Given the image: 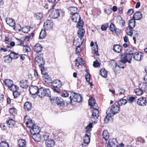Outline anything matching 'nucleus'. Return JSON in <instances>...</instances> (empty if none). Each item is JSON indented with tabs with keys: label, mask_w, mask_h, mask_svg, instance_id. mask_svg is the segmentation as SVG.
Returning a JSON list of instances; mask_svg holds the SVG:
<instances>
[{
	"label": "nucleus",
	"mask_w": 147,
	"mask_h": 147,
	"mask_svg": "<svg viewBox=\"0 0 147 147\" xmlns=\"http://www.w3.org/2000/svg\"><path fill=\"white\" fill-rule=\"evenodd\" d=\"M95 100L92 97L88 100V105L94 109L92 113L91 117L92 121L94 123H96L98 120V117L99 116V111L96 105Z\"/></svg>",
	"instance_id": "1"
},
{
	"label": "nucleus",
	"mask_w": 147,
	"mask_h": 147,
	"mask_svg": "<svg viewBox=\"0 0 147 147\" xmlns=\"http://www.w3.org/2000/svg\"><path fill=\"white\" fill-rule=\"evenodd\" d=\"M24 122L26 123L27 127L31 128L30 132L32 134H39L40 131L39 128L38 126L35 125L32 122V119L28 116H25L24 118Z\"/></svg>",
	"instance_id": "2"
},
{
	"label": "nucleus",
	"mask_w": 147,
	"mask_h": 147,
	"mask_svg": "<svg viewBox=\"0 0 147 147\" xmlns=\"http://www.w3.org/2000/svg\"><path fill=\"white\" fill-rule=\"evenodd\" d=\"M70 103L71 104L73 102H80L82 99L81 95L80 94L78 95L73 92H71V96H70Z\"/></svg>",
	"instance_id": "3"
},
{
	"label": "nucleus",
	"mask_w": 147,
	"mask_h": 147,
	"mask_svg": "<svg viewBox=\"0 0 147 147\" xmlns=\"http://www.w3.org/2000/svg\"><path fill=\"white\" fill-rule=\"evenodd\" d=\"M120 107L117 105L115 104L112 105L111 108H109L107 111L113 116L115 114L120 111Z\"/></svg>",
	"instance_id": "4"
},
{
	"label": "nucleus",
	"mask_w": 147,
	"mask_h": 147,
	"mask_svg": "<svg viewBox=\"0 0 147 147\" xmlns=\"http://www.w3.org/2000/svg\"><path fill=\"white\" fill-rule=\"evenodd\" d=\"M50 93V92L49 89L40 88L38 89V92L37 95L38 97L42 98L45 96H49Z\"/></svg>",
	"instance_id": "5"
},
{
	"label": "nucleus",
	"mask_w": 147,
	"mask_h": 147,
	"mask_svg": "<svg viewBox=\"0 0 147 147\" xmlns=\"http://www.w3.org/2000/svg\"><path fill=\"white\" fill-rule=\"evenodd\" d=\"M133 54L132 51H131L129 53L122 55L121 58L124 62H126V63L128 62L130 63H131V60L132 59Z\"/></svg>",
	"instance_id": "6"
},
{
	"label": "nucleus",
	"mask_w": 147,
	"mask_h": 147,
	"mask_svg": "<svg viewBox=\"0 0 147 147\" xmlns=\"http://www.w3.org/2000/svg\"><path fill=\"white\" fill-rule=\"evenodd\" d=\"M51 102L54 105L57 104V105H59L61 106L64 105V103L63 99L60 97H54L53 99H51Z\"/></svg>",
	"instance_id": "7"
},
{
	"label": "nucleus",
	"mask_w": 147,
	"mask_h": 147,
	"mask_svg": "<svg viewBox=\"0 0 147 147\" xmlns=\"http://www.w3.org/2000/svg\"><path fill=\"white\" fill-rule=\"evenodd\" d=\"M143 57V54L141 52H137L134 53L133 58L137 61H141Z\"/></svg>",
	"instance_id": "8"
},
{
	"label": "nucleus",
	"mask_w": 147,
	"mask_h": 147,
	"mask_svg": "<svg viewBox=\"0 0 147 147\" xmlns=\"http://www.w3.org/2000/svg\"><path fill=\"white\" fill-rule=\"evenodd\" d=\"M38 87L35 86H31L29 87V92L30 94L32 95H35V94H38Z\"/></svg>",
	"instance_id": "9"
},
{
	"label": "nucleus",
	"mask_w": 147,
	"mask_h": 147,
	"mask_svg": "<svg viewBox=\"0 0 147 147\" xmlns=\"http://www.w3.org/2000/svg\"><path fill=\"white\" fill-rule=\"evenodd\" d=\"M53 26V23L49 20H47L44 22V27L45 30H49L52 29Z\"/></svg>",
	"instance_id": "10"
},
{
	"label": "nucleus",
	"mask_w": 147,
	"mask_h": 147,
	"mask_svg": "<svg viewBox=\"0 0 147 147\" xmlns=\"http://www.w3.org/2000/svg\"><path fill=\"white\" fill-rule=\"evenodd\" d=\"M35 63L36 64H38L40 67H43L44 66V61L43 58L36 57L35 59Z\"/></svg>",
	"instance_id": "11"
},
{
	"label": "nucleus",
	"mask_w": 147,
	"mask_h": 147,
	"mask_svg": "<svg viewBox=\"0 0 147 147\" xmlns=\"http://www.w3.org/2000/svg\"><path fill=\"white\" fill-rule=\"evenodd\" d=\"M108 147H119L118 143L115 139L113 138L110 139L109 144H108Z\"/></svg>",
	"instance_id": "12"
},
{
	"label": "nucleus",
	"mask_w": 147,
	"mask_h": 147,
	"mask_svg": "<svg viewBox=\"0 0 147 147\" xmlns=\"http://www.w3.org/2000/svg\"><path fill=\"white\" fill-rule=\"evenodd\" d=\"M125 63H126V62H124L121 58V59L119 62L118 64H117V63L115 61L113 62V64L114 65L113 67L115 68L117 66V65L118 67L120 68H123L125 67Z\"/></svg>",
	"instance_id": "13"
},
{
	"label": "nucleus",
	"mask_w": 147,
	"mask_h": 147,
	"mask_svg": "<svg viewBox=\"0 0 147 147\" xmlns=\"http://www.w3.org/2000/svg\"><path fill=\"white\" fill-rule=\"evenodd\" d=\"M137 103L140 106H145L146 105V98L145 97H141L138 99Z\"/></svg>",
	"instance_id": "14"
},
{
	"label": "nucleus",
	"mask_w": 147,
	"mask_h": 147,
	"mask_svg": "<svg viewBox=\"0 0 147 147\" xmlns=\"http://www.w3.org/2000/svg\"><path fill=\"white\" fill-rule=\"evenodd\" d=\"M51 84L53 87L58 89L59 88L62 86L61 82L60 80H55L51 82Z\"/></svg>",
	"instance_id": "15"
},
{
	"label": "nucleus",
	"mask_w": 147,
	"mask_h": 147,
	"mask_svg": "<svg viewBox=\"0 0 147 147\" xmlns=\"http://www.w3.org/2000/svg\"><path fill=\"white\" fill-rule=\"evenodd\" d=\"M117 24L123 27L125 24V22L120 16H118L116 18Z\"/></svg>",
	"instance_id": "16"
},
{
	"label": "nucleus",
	"mask_w": 147,
	"mask_h": 147,
	"mask_svg": "<svg viewBox=\"0 0 147 147\" xmlns=\"http://www.w3.org/2000/svg\"><path fill=\"white\" fill-rule=\"evenodd\" d=\"M81 19L80 16L78 13H74L71 18V20L75 22H77L78 21Z\"/></svg>",
	"instance_id": "17"
},
{
	"label": "nucleus",
	"mask_w": 147,
	"mask_h": 147,
	"mask_svg": "<svg viewBox=\"0 0 147 147\" xmlns=\"http://www.w3.org/2000/svg\"><path fill=\"white\" fill-rule=\"evenodd\" d=\"M83 41V39L78 38L77 39L74 40L73 43L76 47H80Z\"/></svg>",
	"instance_id": "18"
},
{
	"label": "nucleus",
	"mask_w": 147,
	"mask_h": 147,
	"mask_svg": "<svg viewBox=\"0 0 147 147\" xmlns=\"http://www.w3.org/2000/svg\"><path fill=\"white\" fill-rule=\"evenodd\" d=\"M34 51L37 53H38L42 51V45L40 44L37 43L34 45Z\"/></svg>",
	"instance_id": "19"
},
{
	"label": "nucleus",
	"mask_w": 147,
	"mask_h": 147,
	"mask_svg": "<svg viewBox=\"0 0 147 147\" xmlns=\"http://www.w3.org/2000/svg\"><path fill=\"white\" fill-rule=\"evenodd\" d=\"M45 144L47 147H53L55 145V143L53 140L51 138L46 141Z\"/></svg>",
	"instance_id": "20"
},
{
	"label": "nucleus",
	"mask_w": 147,
	"mask_h": 147,
	"mask_svg": "<svg viewBox=\"0 0 147 147\" xmlns=\"http://www.w3.org/2000/svg\"><path fill=\"white\" fill-rule=\"evenodd\" d=\"M20 86L23 88H26L29 86L28 81L25 80H22L20 82Z\"/></svg>",
	"instance_id": "21"
},
{
	"label": "nucleus",
	"mask_w": 147,
	"mask_h": 147,
	"mask_svg": "<svg viewBox=\"0 0 147 147\" xmlns=\"http://www.w3.org/2000/svg\"><path fill=\"white\" fill-rule=\"evenodd\" d=\"M122 47L119 45H115L113 48V51L115 52L120 53L122 49Z\"/></svg>",
	"instance_id": "22"
},
{
	"label": "nucleus",
	"mask_w": 147,
	"mask_h": 147,
	"mask_svg": "<svg viewBox=\"0 0 147 147\" xmlns=\"http://www.w3.org/2000/svg\"><path fill=\"white\" fill-rule=\"evenodd\" d=\"M6 22L7 24L12 27H14L15 25V22L11 18H8L6 19Z\"/></svg>",
	"instance_id": "23"
},
{
	"label": "nucleus",
	"mask_w": 147,
	"mask_h": 147,
	"mask_svg": "<svg viewBox=\"0 0 147 147\" xmlns=\"http://www.w3.org/2000/svg\"><path fill=\"white\" fill-rule=\"evenodd\" d=\"M83 141L85 144L88 145L90 141V134H86L83 137Z\"/></svg>",
	"instance_id": "24"
},
{
	"label": "nucleus",
	"mask_w": 147,
	"mask_h": 147,
	"mask_svg": "<svg viewBox=\"0 0 147 147\" xmlns=\"http://www.w3.org/2000/svg\"><path fill=\"white\" fill-rule=\"evenodd\" d=\"M85 34V31L83 29L80 28L78 31V35L79 38L83 39V36Z\"/></svg>",
	"instance_id": "25"
},
{
	"label": "nucleus",
	"mask_w": 147,
	"mask_h": 147,
	"mask_svg": "<svg viewBox=\"0 0 147 147\" xmlns=\"http://www.w3.org/2000/svg\"><path fill=\"white\" fill-rule=\"evenodd\" d=\"M32 137L34 140L36 142H39L41 140V135L39 134H32Z\"/></svg>",
	"instance_id": "26"
},
{
	"label": "nucleus",
	"mask_w": 147,
	"mask_h": 147,
	"mask_svg": "<svg viewBox=\"0 0 147 147\" xmlns=\"http://www.w3.org/2000/svg\"><path fill=\"white\" fill-rule=\"evenodd\" d=\"M3 83L5 85L9 88L13 83L12 81L10 79H6L4 80Z\"/></svg>",
	"instance_id": "27"
},
{
	"label": "nucleus",
	"mask_w": 147,
	"mask_h": 147,
	"mask_svg": "<svg viewBox=\"0 0 147 147\" xmlns=\"http://www.w3.org/2000/svg\"><path fill=\"white\" fill-rule=\"evenodd\" d=\"M133 17L135 20H140L142 18V13L140 11L136 12L134 15Z\"/></svg>",
	"instance_id": "28"
},
{
	"label": "nucleus",
	"mask_w": 147,
	"mask_h": 147,
	"mask_svg": "<svg viewBox=\"0 0 147 147\" xmlns=\"http://www.w3.org/2000/svg\"><path fill=\"white\" fill-rule=\"evenodd\" d=\"M32 104L29 102H26L24 105V107L26 111H29L31 109Z\"/></svg>",
	"instance_id": "29"
},
{
	"label": "nucleus",
	"mask_w": 147,
	"mask_h": 147,
	"mask_svg": "<svg viewBox=\"0 0 147 147\" xmlns=\"http://www.w3.org/2000/svg\"><path fill=\"white\" fill-rule=\"evenodd\" d=\"M139 87L144 92L147 91V83L146 82L141 83L140 84Z\"/></svg>",
	"instance_id": "30"
},
{
	"label": "nucleus",
	"mask_w": 147,
	"mask_h": 147,
	"mask_svg": "<svg viewBox=\"0 0 147 147\" xmlns=\"http://www.w3.org/2000/svg\"><path fill=\"white\" fill-rule=\"evenodd\" d=\"M76 66H77L78 67H79V65H82L83 64V61L82 59L80 57H78L75 59Z\"/></svg>",
	"instance_id": "31"
},
{
	"label": "nucleus",
	"mask_w": 147,
	"mask_h": 147,
	"mask_svg": "<svg viewBox=\"0 0 147 147\" xmlns=\"http://www.w3.org/2000/svg\"><path fill=\"white\" fill-rule=\"evenodd\" d=\"M18 146L21 147H25L26 143V141L23 139H20L19 140L18 142Z\"/></svg>",
	"instance_id": "32"
},
{
	"label": "nucleus",
	"mask_w": 147,
	"mask_h": 147,
	"mask_svg": "<svg viewBox=\"0 0 147 147\" xmlns=\"http://www.w3.org/2000/svg\"><path fill=\"white\" fill-rule=\"evenodd\" d=\"M102 136L103 139L105 141L108 140L109 139V136L108 131L106 130H104L103 131Z\"/></svg>",
	"instance_id": "33"
},
{
	"label": "nucleus",
	"mask_w": 147,
	"mask_h": 147,
	"mask_svg": "<svg viewBox=\"0 0 147 147\" xmlns=\"http://www.w3.org/2000/svg\"><path fill=\"white\" fill-rule=\"evenodd\" d=\"M51 15L53 19L57 18L60 16L59 11L58 9L56 10L53 13H52Z\"/></svg>",
	"instance_id": "34"
},
{
	"label": "nucleus",
	"mask_w": 147,
	"mask_h": 147,
	"mask_svg": "<svg viewBox=\"0 0 147 147\" xmlns=\"http://www.w3.org/2000/svg\"><path fill=\"white\" fill-rule=\"evenodd\" d=\"M132 28L128 26L126 28V32L127 34L131 36L132 35L133 33V31L132 30Z\"/></svg>",
	"instance_id": "35"
},
{
	"label": "nucleus",
	"mask_w": 147,
	"mask_h": 147,
	"mask_svg": "<svg viewBox=\"0 0 147 147\" xmlns=\"http://www.w3.org/2000/svg\"><path fill=\"white\" fill-rule=\"evenodd\" d=\"M135 20L131 19L128 21V26L132 28H134L135 26Z\"/></svg>",
	"instance_id": "36"
},
{
	"label": "nucleus",
	"mask_w": 147,
	"mask_h": 147,
	"mask_svg": "<svg viewBox=\"0 0 147 147\" xmlns=\"http://www.w3.org/2000/svg\"><path fill=\"white\" fill-rule=\"evenodd\" d=\"M42 77L45 82L49 83H51L52 82L51 78L48 75H45Z\"/></svg>",
	"instance_id": "37"
},
{
	"label": "nucleus",
	"mask_w": 147,
	"mask_h": 147,
	"mask_svg": "<svg viewBox=\"0 0 147 147\" xmlns=\"http://www.w3.org/2000/svg\"><path fill=\"white\" fill-rule=\"evenodd\" d=\"M42 138L46 142V141L51 139V137L50 136L49 134L48 133L46 132L44 133L43 134Z\"/></svg>",
	"instance_id": "38"
},
{
	"label": "nucleus",
	"mask_w": 147,
	"mask_h": 147,
	"mask_svg": "<svg viewBox=\"0 0 147 147\" xmlns=\"http://www.w3.org/2000/svg\"><path fill=\"white\" fill-rule=\"evenodd\" d=\"M100 74L104 78H106L107 76V71L105 69H102L100 70Z\"/></svg>",
	"instance_id": "39"
},
{
	"label": "nucleus",
	"mask_w": 147,
	"mask_h": 147,
	"mask_svg": "<svg viewBox=\"0 0 147 147\" xmlns=\"http://www.w3.org/2000/svg\"><path fill=\"white\" fill-rule=\"evenodd\" d=\"M135 93L138 95L140 96L143 94L144 92L140 88L136 89L134 90Z\"/></svg>",
	"instance_id": "40"
},
{
	"label": "nucleus",
	"mask_w": 147,
	"mask_h": 147,
	"mask_svg": "<svg viewBox=\"0 0 147 147\" xmlns=\"http://www.w3.org/2000/svg\"><path fill=\"white\" fill-rule=\"evenodd\" d=\"M107 115L104 119V121L105 123H107L109 120V118L112 117L113 116L112 115L108 112L106 111Z\"/></svg>",
	"instance_id": "41"
},
{
	"label": "nucleus",
	"mask_w": 147,
	"mask_h": 147,
	"mask_svg": "<svg viewBox=\"0 0 147 147\" xmlns=\"http://www.w3.org/2000/svg\"><path fill=\"white\" fill-rule=\"evenodd\" d=\"M15 124V121L12 119H9L7 121V124L9 127H12Z\"/></svg>",
	"instance_id": "42"
},
{
	"label": "nucleus",
	"mask_w": 147,
	"mask_h": 147,
	"mask_svg": "<svg viewBox=\"0 0 147 147\" xmlns=\"http://www.w3.org/2000/svg\"><path fill=\"white\" fill-rule=\"evenodd\" d=\"M4 60L5 62L9 63L11 62L12 59L9 55H8L4 57Z\"/></svg>",
	"instance_id": "43"
},
{
	"label": "nucleus",
	"mask_w": 147,
	"mask_h": 147,
	"mask_svg": "<svg viewBox=\"0 0 147 147\" xmlns=\"http://www.w3.org/2000/svg\"><path fill=\"white\" fill-rule=\"evenodd\" d=\"M127 103V100L125 99H122L119 100L117 102V104L119 106L125 105Z\"/></svg>",
	"instance_id": "44"
},
{
	"label": "nucleus",
	"mask_w": 147,
	"mask_h": 147,
	"mask_svg": "<svg viewBox=\"0 0 147 147\" xmlns=\"http://www.w3.org/2000/svg\"><path fill=\"white\" fill-rule=\"evenodd\" d=\"M10 56L12 59H16L19 56V55L13 52L11 53Z\"/></svg>",
	"instance_id": "45"
},
{
	"label": "nucleus",
	"mask_w": 147,
	"mask_h": 147,
	"mask_svg": "<svg viewBox=\"0 0 147 147\" xmlns=\"http://www.w3.org/2000/svg\"><path fill=\"white\" fill-rule=\"evenodd\" d=\"M46 36L45 30H41L40 33L39 38L40 39H43L45 38Z\"/></svg>",
	"instance_id": "46"
},
{
	"label": "nucleus",
	"mask_w": 147,
	"mask_h": 147,
	"mask_svg": "<svg viewBox=\"0 0 147 147\" xmlns=\"http://www.w3.org/2000/svg\"><path fill=\"white\" fill-rule=\"evenodd\" d=\"M92 123H90L88 124L86 127V132L89 134H90V131L91 130V129L92 127Z\"/></svg>",
	"instance_id": "47"
},
{
	"label": "nucleus",
	"mask_w": 147,
	"mask_h": 147,
	"mask_svg": "<svg viewBox=\"0 0 147 147\" xmlns=\"http://www.w3.org/2000/svg\"><path fill=\"white\" fill-rule=\"evenodd\" d=\"M9 88L13 92H14L16 91H18V87L16 85H14L13 83V85L10 86Z\"/></svg>",
	"instance_id": "48"
},
{
	"label": "nucleus",
	"mask_w": 147,
	"mask_h": 147,
	"mask_svg": "<svg viewBox=\"0 0 147 147\" xmlns=\"http://www.w3.org/2000/svg\"><path fill=\"white\" fill-rule=\"evenodd\" d=\"M34 16L37 20H40L42 17V13L41 12L35 13Z\"/></svg>",
	"instance_id": "49"
},
{
	"label": "nucleus",
	"mask_w": 147,
	"mask_h": 147,
	"mask_svg": "<svg viewBox=\"0 0 147 147\" xmlns=\"http://www.w3.org/2000/svg\"><path fill=\"white\" fill-rule=\"evenodd\" d=\"M93 51L94 52V53L97 56H98L99 54L98 53V46L97 45L94 46L92 48Z\"/></svg>",
	"instance_id": "50"
},
{
	"label": "nucleus",
	"mask_w": 147,
	"mask_h": 147,
	"mask_svg": "<svg viewBox=\"0 0 147 147\" xmlns=\"http://www.w3.org/2000/svg\"><path fill=\"white\" fill-rule=\"evenodd\" d=\"M30 28L29 26L24 27L22 28V31L24 33H27L30 30Z\"/></svg>",
	"instance_id": "51"
},
{
	"label": "nucleus",
	"mask_w": 147,
	"mask_h": 147,
	"mask_svg": "<svg viewBox=\"0 0 147 147\" xmlns=\"http://www.w3.org/2000/svg\"><path fill=\"white\" fill-rule=\"evenodd\" d=\"M0 145L1 147H9V144L8 143L5 141L1 142Z\"/></svg>",
	"instance_id": "52"
},
{
	"label": "nucleus",
	"mask_w": 147,
	"mask_h": 147,
	"mask_svg": "<svg viewBox=\"0 0 147 147\" xmlns=\"http://www.w3.org/2000/svg\"><path fill=\"white\" fill-rule=\"evenodd\" d=\"M84 24L82 20H80L78 21L77 24V26L79 28H80L83 27Z\"/></svg>",
	"instance_id": "53"
},
{
	"label": "nucleus",
	"mask_w": 147,
	"mask_h": 147,
	"mask_svg": "<svg viewBox=\"0 0 147 147\" xmlns=\"http://www.w3.org/2000/svg\"><path fill=\"white\" fill-rule=\"evenodd\" d=\"M9 112L11 114L14 115L17 113V110L14 108H12L9 110Z\"/></svg>",
	"instance_id": "54"
},
{
	"label": "nucleus",
	"mask_w": 147,
	"mask_h": 147,
	"mask_svg": "<svg viewBox=\"0 0 147 147\" xmlns=\"http://www.w3.org/2000/svg\"><path fill=\"white\" fill-rule=\"evenodd\" d=\"M108 25L107 24H104L102 25L101 27V28L102 31H105L107 30Z\"/></svg>",
	"instance_id": "55"
},
{
	"label": "nucleus",
	"mask_w": 147,
	"mask_h": 147,
	"mask_svg": "<svg viewBox=\"0 0 147 147\" xmlns=\"http://www.w3.org/2000/svg\"><path fill=\"white\" fill-rule=\"evenodd\" d=\"M23 50L25 52H28L30 51V49L29 47L27 45H24V46Z\"/></svg>",
	"instance_id": "56"
},
{
	"label": "nucleus",
	"mask_w": 147,
	"mask_h": 147,
	"mask_svg": "<svg viewBox=\"0 0 147 147\" xmlns=\"http://www.w3.org/2000/svg\"><path fill=\"white\" fill-rule=\"evenodd\" d=\"M13 94L14 98H16L20 94V92L18 91H16L13 92Z\"/></svg>",
	"instance_id": "57"
},
{
	"label": "nucleus",
	"mask_w": 147,
	"mask_h": 147,
	"mask_svg": "<svg viewBox=\"0 0 147 147\" xmlns=\"http://www.w3.org/2000/svg\"><path fill=\"white\" fill-rule=\"evenodd\" d=\"M100 63L98 61L96 60L94 62L93 65L95 67H97L100 66Z\"/></svg>",
	"instance_id": "58"
},
{
	"label": "nucleus",
	"mask_w": 147,
	"mask_h": 147,
	"mask_svg": "<svg viewBox=\"0 0 147 147\" xmlns=\"http://www.w3.org/2000/svg\"><path fill=\"white\" fill-rule=\"evenodd\" d=\"M90 75L89 73L87 72L86 74L85 75V78L87 81L89 82L90 80Z\"/></svg>",
	"instance_id": "59"
},
{
	"label": "nucleus",
	"mask_w": 147,
	"mask_h": 147,
	"mask_svg": "<svg viewBox=\"0 0 147 147\" xmlns=\"http://www.w3.org/2000/svg\"><path fill=\"white\" fill-rule=\"evenodd\" d=\"M125 92V90L121 88L119 90L118 94H119V95L122 94L124 95Z\"/></svg>",
	"instance_id": "60"
},
{
	"label": "nucleus",
	"mask_w": 147,
	"mask_h": 147,
	"mask_svg": "<svg viewBox=\"0 0 147 147\" xmlns=\"http://www.w3.org/2000/svg\"><path fill=\"white\" fill-rule=\"evenodd\" d=\"M110 28L111 31H114L115 29V25L112 23H111L110 26Z\"/></svg>",
	"instance_id": "61"
},
{
	"label": "nucleus",
	"mask_w": 147,
	"mask_h": 147,
	"mask_svg": "<svg viewBox=\"0 0 147 147\" xmlns=\"http://www.w3.org/2000/svg\"><path fill=\"white\" fill-rule=\"evenodd\" d=\"M112 9L111 8H109L108 9H105V11L107 15H109L112 12Z\"/></svg>",
	"instance_id": "62"
},
{
	"label": "nucleus",
	"mask_w": 147,
	"mask_h": 147,
	"mask_svg": "<svg viewBox=\"0 0 147 147\" xmlns=\"http://www.w3.org/2000/svg\"><path fill=\"white\" fill-rule=\"evenodd\" d=\"M41 67L42 68L41 69V71L42 74H43L44 76L45 75H47V73L46 71L45 70V68L44 67V66Z\"/></svg>",
	"instance_id": "63"
},
{
	"label": "nucleus",
	"mask_w": 147,
	"mask_h": 147,
	"mask_svg": "<svg viewBox=\"0 0 147 147\" xmlns=\"http://www.w3.org/2000/svg\"><path fill=\"white\" fill-rule=\"evenodd\" d=\"M138 141L142 143H144L145 141L141 137H139L138 138Z\"/></svg>",
	"instance_id": "64"
}]
</instances>
